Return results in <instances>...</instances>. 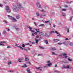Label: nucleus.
Here are the masks:
<instances>
[{
	"mask_svg": "<svg viewBox=\"0 0 73 73\" xmlns=\"http://www.w3.org/2000/svg\"><path fill=\"white\" fill-rule=\"evenodd\" d=\"M17 6L13 5L12 8L13 11L16 12H19V7L21 9H23V7L22 6L21 4L19 2H17Z\"/></svg>",
	"mask_w": 73,
	"mask_h": 73,
	"instance_id": "f257e3e1",
	"label": "nucleus"
},
{
	"mask_svg": "<svg viewBox=\"0 0 73 73\" xmlns=\"http://www.w3.org/2000/svg\"><path fill=\"white\" fill-rule=\"evenodd\" d=\"M7 17H10L11 18V20H12V21H13L14 22H15L16 21H17L16 19H15V18H14V17H12V16L9 15H7Z\"/></svg>",
	"mask_w": 73,
	"mask_h": 73,
	"instance_id": "f03ea898",
	"label": "nucleus"
},
{
	"mask_svg": "<svg viewBox=\"0 0 73 73\" xmlns=\"http://www.w3.org/2000/svg\"><path fill=\"white\" fill-rule=\"evenodd\" d=\"M6 10L7 11L8 13H11V10L9 9V7L8 6H6Z\"/></svg>",
	"mask_w": 73,
	"mask_h": 73,
	"instance_id": "7ed1b4c3",
	"label": "nucleus"
},
{
	"mask_svg": "<svg viewBox=\"0 0 73 73\" xmlns=\"http://www.w3.org/2000/svg\"><path fill=\"white\" fill-rule=\"evenodd\" d=\"M36 5L38 6V8H41V5H40L39 3L37 2L36 3Z\"/></svg>",
	"mask_w": 73,
	"mask_h": 73,
	"instance_id": "20e7f679",
	"label": "nucleus"
},
{
	"mask_svg": "<svg viewBox=\"0 0 73 73\" xmlns=\"http://www.w3.org/2000/svg\"><path fill=\"white\" fill-rule=\"evenodd\" d=\"M27 28H29L30 29V31H31L32 32H35L34 31H33V30H32V28L31 27L27 26Z\"/></svg>",
	"mask_w": 73,
	"mask_h": 73,
	"instance_id": "39448f33",
	"label": "nucleus"
},
{
	"mask_svg": "<svg viewBox=\"0 0 73 73\" xmlns=\"http://www.w3.org/2000/svg\"><path fill=\"white\" fill-rule=\"evenodd\" d=\"M62 44L66 46H67L68 45V43L66 41H64L62 43Z\"/></svg>",
	"mask_w": 73,
	"mask_h": 73,
	"instance_id": "423d86ee",
	"label": "nucleus"
},
{
	"mask_svg": "<svg viewBox=\"0 0 73 73\" xmlns=\"http://www.w3.org/2000/svg\"><path fill=\"white\" fill-rule=\"evenodd\" d=\"M39 27H45V25L44 24L39 25Z\"/></svg>",
	"mask_w": 73,
	"mask_h": 73,
	"instance_id": "0eeeda50",
	"label": "nucleus"
},
{
	"mask_svg": "<svg viewBox=\"0 0 73 73\" xmlns=\"http://www.w3.org/2000/svg\"><path fill=\"white\" fill-rule=\"evenodd\" d=\"M20 17V16L19 15H17L16 16V18L17 19H19Z\"/></svg>",
	"mask_w": 73,
	"mask_h": 73,
	"instance_id": "6e6552de",
	"label": "nucleus"
},
{
	"mask_svg": "<svg viewBox=\"0 0 73 73\" xmlns=\"http://www.w3.org/2000/svg\"><path fill=\"white\" fill-rule=\"evenodd\" d=\"M53 41H54L55 42H58V41H59V39H54L53 40Z\"/></svg>",
	"mask_w": 73,
	"mask_h": 73,
	"instance_id": "1a4fd4ad",
	"label": "nucleus"
},
{
	"mask_svg": "<svg viewBox=\"0 0 73 73\" xmlns=\"http://www.w3.org/2000/svg\"><path fill=\"white\" fill-rule=\"evenodd\" d=\"M27 73H31V72L30 71V70H29V68H28L27 69Z\"/></svg>",
	"mask_w": 73,
	"mask_h": 73,
	"instance_id": "9d476101",
	"label": "nucleus"
},
{
	"mask_svg": "<svg viewBox=\"0 0 73 73\" xmlns=\"http://www.w3.org/2000/svg\"><path fill=\"white\" fill-rule=\"evenodd\" d=\"M18 48H19L21 49L22 50H23L24 49V48H23L22 47H21V46H18Z\"/></svg>",
	"mask_w": 73,
	"mask_h": 73,
	"instance_id": "9b49d317",
	"label": "nucleus"
},
{
	"mask_svg": "<svg viewBox=\"0 0 73 73\" xmlns=\"http://www.w3.org/2000/svg\"><path fill=\"white\" fill-rule=\"evenodd\" d=\"M5 43H7V42L5 41H2L0 42V44H5Z\"/></svg>",
	"mask_w": 73,
	"mask_h": 73,
	"instance_id": "f8f14e48",
	"label": "nucleus"
},
{
	"mask_svg": "<svg viewBox=\"0 0 73 73\" xmlns=\"http://www.w3.org/2000/svg\"><path fill=\"white\" fill-rule=\"evenodd\" d=\"M34 29L37 32H39L40 31H39V29Z\"/></svg>",
	"mask_w": 73,
	"mask_h": 73,
	"instance_id": "ddd939ff",
	"label": "nucleus"
},
{
	"mask_svg": "<svg viewBox=\"0 0 73 73\" xmlns=\"http://www.w3.org/2000/svg\"><path fill=\"white\" fill-rule=\"evenodd\" d=\"M25 61H28L29 60V58L28 57H25Z\"/></svg>",
	"mask_w": 73,
	"mask_h": 73,
	"instance_id": "4468645a",
	"label": "nucleus"
},
{
	"mask_svg": "<svg viewBox=\"0 0 73 73\" xmlns=\"http://www.w3.org/2000/svg\"><path fill=\"white\" fill-rule=\"evenodd\" d=\"M3 23H8V22L7 21V20H3Z\"/></svg>",
	"mask_w": 73,
	"mask_h": 73,
	"instance_id": "2eb2a0df",
	"label": "nucleus"
},
{
	"mask_svg": "<svg viewBox=\"0 0 73 73\" xmlns=\"http://www.w3.org/2000/svg\"><path fill=\"white\" fill-rule=\"evenodd\" d=\"M27 66L26 64H25L24 65L22 66V67H23V68H27Z\"/></svg>",
	"mask_w": 73,
	"mask_h": 73,
	"instance_id": "dca6fc26",
	"label": "nucleus"
},
{
	"mask_svg": "<svg viewBox=\"0 0 73 73\" xmlns=\"http://www.w3.org/2000/svg\"><path fill=\"white\" fill-rule=\"evenodd\" d=\"M51 49L52 50H56V49L55 48H52Z\"/></svg>",
	"mask_w": 73,
	"mask_h": 73,
	"instance_id": "f3484780",
	"label": "nucleus"
},
{
	"mask_svg": "<svg viewBox=\"0 0 73 73\" xmlns=\"http://www.w3.org/2000/svg\"><path fill=\"white\" fill-rule=\"evenodd\" d=\"M55 73H59L60 72L57 71V70H55L54 71Z\"/></svg>",
	"mask_w": 73,
	"mask_h": 73,
	"instance_id": "a211bd4d",
	"label": "nucleus"
},
{
	"mask_svg": "<svg viewBox=\"0 0 73 73\" xmlns=\"http://www.w3.org/2000/svg\"><path fill=\"white\" fill-rule=\"evenodd\" d=\"M36 14L37 16H40V14L38 13H36Z\"/></svg>",
	"mask_w": 73,
	"mask_h": 73,
	"instance_id": "6ab92c4d",
	"label": "nucleus"
},
{
	"mask_svg": "<svg viewBox=\"0 0 73 73\" xmlns=\"http://www.w3.org/2000/svg\"><path fill=\"white\" fill-rule=\"evenodd\" d=\"M51 65H52V63H50V64H47V66H51Z\"/></svg>",
	"mask_w": 73,
	"mask_h": 73,
	"instance_id": "aec40b11",
	"label": "nucleus"
},
{
	"mask_svg": "<svg viewBox=\"0 0 73 73\" xmlns=\"http://www.w3.org/2000/svg\"><path fill=\"white\" fill-rule=\"evenodd\" d=\"M54 33V31H53V30L51 31L50 32V33L51 34H52V33Z\"/></svg>",
	"mask_w": 73,
	"mask_h": 73,
	"instance_id": "412c9836",
	"label": "nucleus"
},
{
	"mask_svg": "<svg viewBox=\"0 0 73 73\" xmlns=\"http://www.w3.org/2000/svg\"><path fill=\"white\" fill-rule=\"evenodd\" d=\"M62 15L63 16H65V13H62Z\"/></svg>",
	"mask_w": 73,
	"mask_h": 73,
	"instance_id": "4be33fe9",
	"label": "nucleus"
},
{
	"mask_svg": "<svg viewBox=\"0 0 73 73\" xmlns=\"http://www.w3.org/2000/svg\"><path fill=\"white\" fill-rule=\"evenodd\" d=\"M41 16H46V15L45 14H43L41 15Z\"/></svg>",
	"mask_w": 73,
	"mask_h": 73,
	"instance_id": "5701e85b",
	"label": "nucleus"
},
{
	"mask_svg": "<svg viewBox=\"0 0 73 73\" xmlns=\"http://www.w3.org/2000/svg\"><path fill=\"white\" fill-rule=\"evenodd\" d=\"M18 61L19 62H21V61L22 60H21L20 58H19L18 59Z\"/></svg>",
	"mask_w": 73,
	"mask_h": 73,
	"instance_id": "b1692460",
	"label": "nucleus"
},
{
	"mask_svg": "<svg viewBox=\"0 0 73 73\" xmlns=\"http://www.w3.org/2000/svg\"><path fill=\"white\" fill-rule=\"evenodd\" d=\"M62 11H66V9H62Z\"/></svg>",
	"mask_w": 73,
	"mask_h": 73,
	"instance_id": "393cba45",
	"label": "nucleus"
},
{
	"mask_svg": "<svg viewBox=\"0 0 73 73\" xmlns=\"http://www.w3.org/2000/svg\"><path fill=\"white\" fill-rule=\"evenodd\" d=\"M69 45L71 46H73V43H70L69 44Z\"/></svg>",
	"mask_w": 73,
	"mask_h": 73,
	"instance_id": "a878e982",
	"label": "nucleus"
},
{
	"mask_svg": "<svg viewBox=\"0 0 73 73\" xmlns=\"http://www.w3.org/2000/svg\"><path fill=\"white\" fill-rule=\"evenodd\" d=\"M35 40H36L35 42L36 43H38V40L36 39V38H35Z\"/></svg>",
	"mask_w": 73,
	"mask_h": 73,
	"instance_id": "bb28decb",
	"label": "nucleus"
},
{
	"mask_svg": "<svg viewBox=\"0 0 73 73\" xmlns=\"http://www.w3.org/2000/svg\"><path fill=\"white\" fill-rule=\"evenodd\" d=\"M12 64V62L11 61H10L8 62V65H10V64Z\"/></svg>",
	"mask_w": 73,
	"mask_h": 73,
	"instance_id": "cd10ccee",
	"label": "nucleus"
},
{
	"mask_svg": "<svg viewBox=\"0 0 73 73\" xmlns=\"http://www.w3.org/2000/svg\"><path fill=\"white\" fill-rule=\"evenodd\" d=\"M40 11L41 12H45V11L44 10H41Z\"/></svg>",
	"mask_w": 73,
	"mask_h": 73,
	"instance_id": "c85d7f7f",
	"label": "nucleus"
},
{
	"mask_svg": "<svg viewBox=\"0 0 73 73\" xmlns=\"http://www.w3.org/2000/svg\"><path fill=\"white\" fill-rule=\"evenodd\" d=\"M15 29L16 31H19V28H15Z\"/></svg>",
	"mask_w": 73,
	"mask_h": 73,
	"instance_id": "c756f323",
	"label": "nucleus"
},
{
	"mask_svg": "<svg viewBox=\"0 0 73 73\" xmlns=\"http://www.w3.org/2000/svg\"><path fill=\"white\" fill-rule=\"evenodd\" d=\"M39 34H40V36H41V35H43V33L42 32H40L39 33Z\"/></svg>",
	"mask_w": 73,
	"mask_h": 73,
	"instance_id": "7c9ffc66",
	"label": "nucleus"
},
{
	"mask_svg": "<svg viewBox=\"0 0 73 73\" xmlns=\"http://www.w3.org/2000/svg\"><path fill=\"white\" fill-rule=\"evenodd\" d=\"M13 71L12 70H9L8 71V72H9V73H12Z\"/></svg>",
	"mask_w": 73,
	"mask_h": 73,
	"instance_id": "2f4dec72",
	"label": "nucleus"
},
{
	"mask_svg": "<svg viewBox=\"0 0 73 73\" xmlns=\"http://www.w3.org/2000/svg\"><path fill=\"white\" fill-rule=\"evenodd\" d=\"M45 42L46 44H48V42L47 40H45Z\"/></svg>",
	"mask_w": 73,
	"mask_h": 73,
	"instance_id": "473e14b6",
	"label": "nucleus"
},
{
	"mask_svg": "<svg viewBox=\"0 0 73 73\" xmlns=\"http://www.w3.org/2000/svg\"><path fill=\"white\" fill-rule=\"evenodd\" d=\"M57 36H59L60 37H61V35L59 33H58V34H57Z\"/></svg>",
	"mask_w": 73,
	"mask_h": 73,
	"instance_id": "72a5a7b5",
	"label": "nucleus"
},
{
	"mask_svg": "<svg viewBox=\"0 0 73 73\" xmlns=\"http://www.w3.org/2000/svg\"><path fill=\"white\" fill-rule=\"evenodd\" d=\"M66 68H67V69H69V65H67V66Z\"/></svg>",
	"mask_w": 73,
	"mask_h": 73,
	"instance_id": "f704fd0d",
	"label": "nucleus"
},
{
	"mask_svg": "<svg viewBox=\"0 0 73 73\" xmlns=\"http://www.w3.org/2000/svg\"><path fill=\"white\" fill-rule=\"evenodd\" d=\"M73 18V17H71L70 18V21H72V18Z\"/></svg>",
	"mask_w": 73,
	"mask_h": 73,
	"instance_id": "c9c22d12",
	"label": "nucleus"
},
{
	"mask_svg": "<svg viewBox=\"0 0 73 73\" xmlns=\"http://www.w3.org/2000/svg\"><path fill=\"white\" fill-rule=\"evenodd\" d=\"M64 7H65V8H68V6L67 5H66L64 6Z\"/></svg>",
	"mask_w": 73,
	"mask_h": 73,
	"instance_id": "e433bc0d",
	"label": "nucleus"
},
{
	"mask_svg": "<svg viewBox=\"0 0 73 73\" xmlns=\"http://www.w3.org/2000/svg\"><path fill=\"white\" fill-rule=\"evenodd\" d=\"M52 54H53V55H56V54H55V53L54 52H52Z\"/></svg>",
	"mask_w": 73,
	"mask_h": 73,
	"instance_id": "4c0bfd02",
	"label": "nucleus"
},
{
	"mask_svg": "<svg viewBox=\"0 0 73 73\" xmlns=\"http://www.w3.org/2000/svg\"><path fill=\"white\" fill-rule=\"evenodd\" d=\"M50 60H48L47 61V63L49 64V63H50Z\"/></svg>",
	"mask_w": 73,
	"mask_h": 73,
	"instance_id": "58836bf2",
	"label": "nucleus"
},
{
	"mask_svg": "<svg viewBox=\"0 0 73 73\" xmlns=\"http://www.w3.org/2000/svg\"><path fill=\"white\" fill-rule=\"evenodd\" d=\"M58 45H62V43L59 42L58 43Z\"/></svg>",
	"mask_w": 73,
	"mask_h": 73,
	"instance_id": "ea45409f",
	"label": "nucleus"
},
{
	"mask_svg": "<svg viewBox=\"0 0 73 73\" xmlns=\"http://www.w3.org/2000/svg\"><path fill=\"white\" fill-rule=\"evenodd\" d=\"M68 61H72V60H71L69 58L68 59Z\"/></svg>",
	"mask_w": 73,
	"mask_h": 73,
	"instance_id": "a19ab883",
	"label": "nucleus"
},
{
	"mask_svg": "<svg viewBox=\"0 0 73 73\" xmlns=\"http://www.w3.org/2000/svg\"><path fill=\"white\" fill-rule=\"evenodd\" d=\"M45 36H46V37H48V35L46 33L45 34Z\"/></svg>",
	"mask_w": 73,
	"mask_h": 73,
	"instance_id": "79ce46f5",
	"label": "nucleus"
},
{
	"mask_svg": "<svg viewBox=\"0 0 73 73\" xmlns=\"http://www.w3.org/2000/svg\"><path fill=\"white\" fill-rule=\"evenodd\" d=\"M3 33L5 34V35L6 34V31H4Z\"/></svg>",
	"mask_w": 73,
	"mask_h": 73,
	"instance_id": "37998d69",
	"label": "nucleus"
},
{
	"mask_svg": "<svg viewBox=\"0 0 73 73\" xmlns=\"http://www.w3.org/2000/svg\"><path fill=\"white\" fill-rule=\"evenodd\" d=\"M5 46V45L3 44H0V46Z\"/></svg>",
	"mask_w": 73,
	"mask_h": 73,
	"instance_id": "c03bdc74",
	"label": "nucleus"
},
{
	"mask_svg": "<svg viewBox=\"0 0 73 73\" xmlns=\"http://www.w3.org/2000/svg\"><path fill=\"white\" fill-rule=\"evenodd\" d=\"M62 54L63 56H66V54L65 53Z\"/></svg>",
	"mask_w": 73,
	"mask_h": 73,
	"instance_id": "a18cd8bd",
	"label": "nucleus"
},
{
	"mask_svg": "<svg viewBox=\"0 0 73 73\" xmlns=\"http://www.w3.org/2000/svg\"><path fill=\"white\" fill-rule=\"evenodd\" d=\"M67 32L68 33H69V29H67Z\"/></svg>",
	"mask_w": 73,
	"mask_h": 73,
	"instance_id": "49530a36",
	"label": "nucleus"
},
{
	"mask_svg": "<svg viewBox=\"0 0 73 73\" xmlns=\"http://www.w3.org/2000/svg\"><path fill=\"white\" fill-rule=\"evenodd\" d=\"M23 50H25L26 51H28V49H25V48H23Z\"/></svg>",
	"mask_w": 73,
	"mask_h": 73,
	"instance_id": "de8ad7c7",
	"label": "nucleus"
},
{
	"mask_svg": "<svg viewBox=\"0 0 73 73\" xmlns=\"http://www.w3.org/2000/svg\"><path fill=\"white\" fill-rule=\"evenodd\" d=\"M34 23L35 26H37V25L36 24V22H34Z\"/></svg>",
	"mask_w": 73,
	"mask_h": 73,
	"instance_id": "09e8293b",
	"label": "nucleus"
},
{
	"mask_svg": "<svg viewBox=\"0 0 73 73\" xmlns=\"http://www.w3.org/2000/svg\"><path fill=\"white\" fill-rule=\"evenodd\" d=\"M45 23H49V21H45Z\"/></svg>",
	"mask_w": 73,
	"mask_h": 73,
	"instance_id": "8fccbe9b",
	"label": "nucleus"
},
{
	"mask_svg": "<svg viewBox=\"0 0 73 73\" xmlns=\"http://www.w3.org/2000/svg\"><path fill=\"white\" fill-rule=\"evenodd\" d=\"M63 68H64V69H65V68H66V67H65V66H63Z\"/></svg>",
	"mask_w": 73,
	"mask_h": 73,
	"instance_id": "3c124183",
	"label": "nucleus"
},
{
	"mask_svg": "<svg viewBox=\"0 0 73 73\" xmlns=\"http://www.w3.org/2000/svg\"><path fill=\"white\" fill-rule=\"evenodd\" d=\"M20 59H21V61H23V60H24V58H20Z\"/></svg>",
	"mask_w": 73,
	"mask_h": 73,
	"instance_id": "603ef678",
	"label": "nucleus"
},
{
	"mask_svg": "<svg viewBox=\"0 0 73 73\" xmlns=\"http://www.w3.org/2000/svg\"><path fill=\"white\" fill-rule=\"evenodd\" d=\"M11 48V46H7V48Z\"/></svg>",
	"mask_w": 73,
	"mask_h": 73,
	"instance_id": "864d4df0",
	"label": "nucleus"
},
{
	"mask_svg": "<svg viewBox=\"0 0 73 73\" xmlns=\"http://www.w3.org/2000/svg\"><path fill=\"white\" fill-rule=\"evenodd\" d=\"M25 46L24 44H22V47H25Z\"/></svg>",
	"mask_w": 73,
	"mask_h": 73,
	"instance_id": "5fc2aeb1",
	"label": "nucleus"
},
{
	"mask_svg": "<svg viewBox=\"0 0 73 73\" xmlns=\"http://www.w3.org/2000/svg\"><path fill=\"white\" fill-rule=\"evenodd\" d=\"M0 7H3V5L0 3Z\"/></svg>",
	"mask_w": 73,
	"mask_h": 73,
	"instance_id": "6e6d98bb",
	"label": "nucleus"
},
{
	"mask_svg": "<svg viewBox=\"0 0 73 73\" xmlns=\"http://www.w3.org/2000/svg\"><path fill=\"white\" fill-rule=\"evenodd\" d=\"M7 31H8V32H9V29H7Z\"/></svg>",
	"mask_w": 73,
	"mask_h": 73,
	"instance_id": "4d7b16f0",
	"label": "nucleus"
},
{
	"mask_svg": "<svg viewBox=\"0 0 73 73\" xmlns=\"http://www.w3.org/2000/svg\"><path fill=\"white\" fill-rule=\"evenodd\" d=\"M55 33L56 34H58V32L57 31H55Z\"/></svg>",
	"mask_w": 73,
	"mask_h": 73,
	"instance_id": "13d9d810",
	"label": "nucleus"
},
{
	"mask_svg": "<svg viewBox=\"0 0 73 73\" xmlns=\"http://www.w3.org/2000/svg\"><path fill=\"white\" fill-rule=\"evenodd\" d=\"M53 27L54 28H55V27H56V25H53Z\"/></svg>",
	"mask_w": 73,
	"mask_h": 73,
	"instance_id": "bf43d9fd",
	"label": "nucleus"
},
{
	"mask_svg": "<svg viewBox=\"0 0 73 73\" xmlns=\"http://www.w3.org/2000/svg\"><path fill=\"white\" fill-rule=\"evenodd\" d=\"M36 38H38V37H39V36H38L37 35L36 36Z\"/></svg>",
	"mask_w": 73,
	"mask_h": 73,
	"instance_id": "052dcab7",
	"label": "nucleus"
},
{
	"mask_svg": "<svg viewBox=\"0 0 73 73\" xmlns=\"http://www.w3.org/2000/svg\"><path fill=\"white\" fill-rule=\"evenodd\" d=\"M32 44H35V42H32Z\"/></svg>",
	"mask_w": 73,
	"mask_h": 73,
	"instance_id": "680f3d73",
	"label": "nucleus"
},
{
	"mask_svg": "<svg viewBox=\"0 0 73 73\" xmlns=\"http://www.w3.org/2000/svg\"><path fill=\"white\" fill-rule=\"evenodd\" d=\"M39 70H40V71H41V70H42V69H40V68H39Z\"/></svg>",
	"mask_w": 73,
	"mask_h": 73,
	"instance_id": "e2e57ef3",
	"label": "nucleus"
},
{
	"mask_svg": "<svg viewBox=\"0 0 73 73\" xmlns=\"http://www.w3.org/2000/svg\"><path fill=\"white\" fill-rule=\"evenodd\" d=\"M35 35H37V32H35Z\"/></svg>",
	"mask_w": 73,
	"mask_h": 73,
	"instance_id": "0e129e2a",
	"label": "nucleus"
},
{
	"mask_svg": "<svg viewBox=\"0 0 73 73\" xmlns=\"http://www.w3.org/2000/svg\"><path fill=\"white\" fill-rule=\"evenodd\" d=\"M36 69L37 70H39V68H36Z\"/></svg>",
	"mask_w": 73,
	"mask_h": 73,
	"instance_id": "69168bd1",
	"label": "nucleus"
},
{
	"mask_svg": "<svg viewBox=\"0 0 73 73\" xmlns=\"http://www.w3.org/2000/svg\"><path fill=\"white\" fill-rule=\"evenodd\" d=\"M39 48H40V49H41V48H42V47H41V46H39Z\"/></svg>",
	"mask_w": 73,
	"mask_h": 73,
	"instance_id": "338daca9",
	"label": "nucleus"
},
{
	"mask_svg": "<svg viewBox=\"0 0 73 73\" xmlns=\"http://www.w3.org/2000/svg\"><path fill=\"white\" fill-rule=\"evenodd\" d=\"M41 54H38V56H41Z\"/></svg>",
	"mask_w": 73,
	"mask_h": 73,
	"instance_id": "774afa93",
	"label": "nucleus"
}]
</instances>
